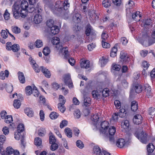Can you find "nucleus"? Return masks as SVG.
Wrapping results in <instances>:
<instances>
[{"mask_svg": "<svg viewBox=\"0 0 155 155\" xmlns=\"http://www.w3.org/2000/svg\"><path fill=\"white\" fill-rule=\"evenodd\" d=\"M111 2L109 0H104L102 2L103 6L105 8L109 7L111 5Z\"/></svg>", "mask_w": 155, "mask_h": 155, "instance_id": "e433bc0d", "label": "nucleus"}, {"mask_svg": "<svg viewBox=\"0 0 155 155\" xmlns=\"http://www.w3.org/2000/svg\"><path fill=\"white\" fill-rule=\"evenodd\" d=\"M1 36L3 38L5 39L8 37L7 32L5 30H2L1 32Z\"/></svg>", "mask_w": 155, "mask_h": 155, "instance_id": "680f3d73", "label": "nucleus"}, {"mask_svg": "<svg viewBox=\"0 0 155 155\" xmlns=\"http://www.w3.org/2000/svg\"><path fill=\"white\" fill-rule=\"evenodd\" d=\"M32 93L35 97H38L39 96V93L36 87H33V89L32 90Z\"/></svg>", "mask_w": 155, "mask_h": 155, "instance_id": "4d7b16f0", "label": "nucleus"}, {"mask_svg": "<svg viewBox=\"0 0 155 155\" xmlns=\"http://www.w3.org/2000/svg\"><path fill=\"white\" fill-rule=\"evenodd\" d=\"M50 50L48 47H45L43 49V52L44 55H48L50 53Z\"/></svg>", "mask_w": 155, "mask_h": 155, "instance_id": "79ce46f5", "label": "nucleus"}, {"mask_svg": "<svg viewBox=\"0 0 155 155\" xmlns=\"http://www.w3.org/2000/svg\"><path fill=\"white\" fill-rule=\"evenodd\" d=\"M10 14L8 12V10L6 9L3 15L4 19L5 20H8L10 18Z\"/></svg>", "mask_w": 155, "mask_h": 155, "instance_id": "3c124183", "label": "nucleus"}, {"mask_svg": "<svg viewBox=\"0 0 155 155\" xmlns=\"http://www.w3.org/2000/svg\"><path fill=\"white\" fill-rule=\"evenodd\" d=\"M119 111L120 112H119L118 115L121 117H124V115L126 114V111L124 108L121 109Z\"/></svg>", "mask_w": 155, "mask_h": 155, "instance_id": "8fccbe9b", "label": "nucleus"}, {"mask_svg": "<svg viewBox=\"0 0 155 155\" xmlns=\"http://www.w3.org/2000/svg\"><path fill=\"white\" fill-rule=\"evenodd\" d=\"M101 43L102 46L104 48H109L110 46V45L109 43L105 42V41L102 40Z\"/></svg>", "mask_w": 155, "mask_h": 155, "instance_id": "bf43d9fd", "label": "nucleus"}, {"mask_svg": "<svg viewBox=\"0 0 155 155\" xmlns=\"http://www.w3.org/2000/svg\"><path fill=\"white\" fill-rule=\"evenodd\" d=\"M120 58L121 60V61H122L126 62L128 61V60L129 59V57L126 53L123 51H121L120 54Z\"/></svg>", "mask_w": 155, "mask_h": 155, "instance_id": "f8f14e48", "label": "nucleus"}, {"mask_svg": "<svg viewBox=\"0 0 155 155\" xmlns=\"http://www.w3.org/2000/svg\"><path fill=\"white\" fill-rule=\"evenodd\" d=\"M107 138L109 139L110 142L111 143L113 144L114 143H116L117 140L118 139V138L117 136H106Z\"/></svg>", "mask_w": 155, "mask_h": 155, "instance_id": "a878e982", "label": "nucleus"}, {"mask_svg": "<svg viewBox=\"0 0 155 155\" xmlns=\"http://www.w3.org/2000/svg\"><path fill=\"white\" fill-rule=\"evenodd\" d=\"M42 10L41 8L39 5V4H38L37 5L36 8H35L33 7H31L28 9V12L30 13H36L37 12L38 14H41Z\"/></svg>", "mask_w": 155, "mask_h": 155, "instance_id": "0eeeda50", "label": "nucleus"}, {"mask_svg": "<svg viewBox=\"0 0 155 155\" xmlns=\"http://www.w3.org/2000/svg\"><path fill=\"white\" fill-rule=\"evenodd\" d=\"M41 70L44 74V75L47 78H50L51 74L49 71L45 68L42 66L40 67Z\"/></svg>", "mask_w": 155, "mask_h": 155, "instance_id": "a211bd4d", "label": "nucleus"}, {"mask_svg": "<svg viewBox=\"0 0 155 155\" xmlns=\"http://www.w3.org/2000/svg\"><path fill=\"white\" fill-rule=\"evenodd\" d=\"M142 86L140 84H137L135 86V92L137 93H140L142 90Z\"/></svg>", "mask_w": 155, "mask_h": 155, "instance_id": "c9c22d12", "label": "nucleus"}, {"mask_svg": "<svg viewBox=\"0 0 155 155\" xmlns=\"http://www.w3.org/2000/svg\"><path fill=\"white\" fill-rule=\"evenodd\" d=\"M116 131V129L115 127L112 126L110 127L109 130V133L110 136H114Z\"/></svg>", "mask_w": 155, "mask_h": 155, "instance_id": "ea45409f", "label": "nucleus"}, {"mask_svg": "<svg viewBox=\"0 0 155 155\" xmlns=\"http://www.w3.org/2000/svg\"><path fill=\"white\" fill-rule=\"evenodd\" d=\"M132 18L135 21H139L141 17V15L140 14V12L139 11H137L134 12L132 15Z\"/></svg>", "mask_w": 155, "mask_h": 155, "instance_id": "aec40b11", "label": "nucleus"}, {"mask_svg": "<svg viewBox=\"0 0 155 155\" xmlns=\"http://www.w3.org/2000/svg\"><path fill=\"white\" fill-rule=\"evenodd\" d=\"M25 113L29 117H32L34 116V112L32 109L29 107H26L24 110Z\"/></svg>", "mask_w": 155, "mask_h": 155, "instance_id": "f3484780", "label": "nucleus"}, {"mask_svg": "<svg viewBox=\"0 0 155 155\" xmlns=\"http://www.w3.org/2000/svg\"><path fill=\"white\" fill-rule=\"evenodd\" d=\"M154 149V146L152 143H149L147 146V150L148 153H152Z\"/></svg>", "mask_w": 155, "mask_h": 155, "instance_id": "c756f323", "label": "nucleus"}, {"mask_svg": "<svg viewBox=\"0 0 155 155\" xmlns=\"http://www.w3.org/2000/svg\"><path fill=\"white\" fill-rule=\"evenodd\" d=\"M40 119L41 121H43L45 119V113L42 110H41L39 113Z\"/></svg>", "mask_w": 155, "mask_h": 155, "instance_id": "052dcab7", "label": "nucleus"}, {"mask_svg": "<svg viewBox=\"0 0 155 155\" xmlns=\"http://www.w3.org/2000/svg\"><path fill=\"white\" fill-rule=\"evenodd\" d=\"M35 45L37 48L41 47L43 45L42 42L40 40H37L35 42Z\"/></svg>", "mask_w": 155, "mask_h": 155, "instance_id": "5fc2aeb1", "label": "nucleus"}, {"mask_svg": "<svg viewBox=\"0 0 155 155\" xmlns=\"http://www.w3.org/2000/svg\"><path fill=\"white\" fill-rule=\"evenodd\" d=\"M146 97L150 98L152 96V94L151 92V87L148 84L145 85L144 86Z\"/></svg>", "mask_w": 155, "mask_h": 155, "instance_id": "9b49d317", "label": "nucleus"}, {"mask_svg": "<svg viewBox=\"0 0 155 155\" xmlns=\"http://www.w3.org/2000/svg\"><path fill=\"white\" fill-rule=\"evenodd\" d=\"M93 151L94 153L97 155H100V154L102 152L100 148L97 146L94 147L93 149Z\"/></svg>", "mask_w": 155, "mask_h": 155, "instance_id": "2f4dec72", "label": "nucleus"}, {"mask_svg": "<svg viewBox=\"0 0 155 155\" xmlns=\"http://www.w3.org/2000/svg\"><path fill=\"white\" fill-rule=\"evenodd\" d=\"M50 149L52 151H54L58 149V144L55 143H51Z\"/></svg>", "mask_w": 155, "mask_h": 155, "instance_id": "6e6d98bb", "label": "nucleus"}, {"mask_svg": "<svg viewBox=\"0 0 155 155\" xmlns=\"http://www.w3.org/2000/svg\"><path fill=\"white\" fill-rule=\"evenodd\" d=\"M91 26L90 24L87 25V28L85 31V33L87 36H91L92 34V32H91Z\"/></svg>", "mask_w": 155, "mask_h": 155, "instance_id": "c85d7f7f", "label": "nucleus"}, {"mask_svg": "<svg viewBox=\"0 0 155 155\" xmlns=\"http://www.w3.org/2000/svg\"><path fill=\"white\" fill-rule=\"evenodd\" d=\"M91 98L88 97H86L85 95H84V105L86 106H90L91 104Z\"/></svg>", "mask_w": 155, "mask_h": 155, "instance_id": "4be33fe9", "label": "nucleus"}, {"mask_svg": "<svg viewBox=\"0 0 155 155\" xmlns=\"http://www.w3.org/2000/svg\"><path fill=\"white\" fill-rule=\"evenodd\" d=\"M42 143L41 139L39 137H37L35 140V144L37 146H40Z\"/></svg>", "mask_w": 155, "mask_h": 155, "instance_id": "a18cd8bd", "label": "nucleus"}, {"mask_svg": "<svg viewBox=\"0 0 155 155\" xmlns=\"http://www.w3.org/2000/svg\"><path fill=\"white\" fill-rule=\"evenodd\" d=\"M135 134L137 136H147V134L144 132L142 128H136L135 129Z\"/></svg>", "mask_w": 155, "mask_h": 155, "instance_id": "2eb2a0df", "label": "nucleus"}, {"mask_svg": "<svg viewBox=\"0 0 155 155\" xmlns=\"http://www.w3.org/2000/svg\"><path fill=\"white\" fill-rule=\"evenodd\" d=\"M72 18L73 21L74 22L78 23L81 21V16L79 13H76L74 15Z\"/></svg>", "mask_w": 155, "mask_h": 155, "instance_id": "6ab92c4d", "label": "nucleus"}, {"mask_svg": "<svg viewBox=\"0 0 155 155\" xmlns=\"http://www.w3.org/2000/svg\"><path fill=\"white\" fill-rule=\"evenodd\" d=\"M60 39L58 37H54L53 38L51 42L54 45H56L55 47L57 48V49H60V50H61L62 52L64 51V57L66 58H68L69 57V54L67 48H62L61 45H60Z\"/></svg>", "mask_w": 155, "mask_h": 155, "instance_id": "20e7f679", "label": "nucleus"}, {"mask_svg": "<svg viewBox=\"0 0 155 155\" xmlns=\"http://www.w3.org/2000/svg\"><path fill=\"white\" fill-rule=\"evenodd\" d=\"M81 67L82 68H88L90 67V63L89 60H82L80 63Z\"/></svg>", "mask_w": 155, "mask_h": 155, "instance_id": "dca6fc26", "label": "nucleus"}, {"mask_svg": "<svg viewBox=\"0 0 155 155\" xmlns=\"http://www.w3.org/2000/svg\"><path fill=\"white\" fill-rule=\"evenodd\" d=\"M50 30L51 33L54 35L58 34L59 31V29L58 27L56 25L52 26Z\"/></svg>", "mask_w": 155, "mask_h": 155, "instance_id": "b1692460", "label": "nucleus"}, {"mask_svg": "<svg viewBox=\"0 0 155 155\" xmlns=\"http://www.w3.org/2000/svg\"><path fill=\"white\" fill-rule=\"evenodd\" d=\"M77 146L80 149H82L84 147V144L80 140H78L76 142Z\"/></svg>", "mask_w": 155, "mask_h": 155, "instance_id": "49530a36", "label": "nucleus"}, {"mask_svg": "<svg viewBox=\"0 0 155 155\" xmlns=\"http://www.w3.org/2000/svg\"><path fill=\"white\" fill-rule=\"evenodd\" d=\"M133 120V122L135 124H139L142 123L143 118L141 115L137 114L134 116Z\"/></svg>", "mask_w": 155, "mask_h": 155, "instance_id": "6e6552de", "label": "nucleus"}, {"mask_svg": "<svg viewBox=\"0 0 155 155\" xmlns=\"http://www.w3.org/2000/svg\"><path fill=\"white\" fill-rule=\"evenodd\" d=\"M21 147L22 150L25 149L26 146V143L25 142V136H21Z\"/></svg>", "mask_w": 155, "mask_h": 155, "instance_id": "7c9ffc66", "label": "nucleus"}, {"mask_svg": "<svg viewBox=\"0 0 155 155\" xmlns=\"http://www.w3.org/2000/svg\"><path fill=\"white\" fill-rule=\"evenodd\" d=\"M117 48L116 47H114L111 49L110 53V56L112 57H114L117 55Z\"/></svg>", "mask_w": 155, "mask_h": 155, "instance_id": "cd10ccee", "label": "nucleus"}, {"mask_svg": "<svg viewBox=\"0 0 155 155\" xmlns=\"http://www.w3.org/2000/svg\"><path fill=\"white\" fill-rule=\"evenodd\" d=\"M18 78L19 82L21 84H24L25 82V78L24 74L20 71L18 72Z\"/></svg>", "mask_w": 155, "mask_h": 155, "instance_id": "412c9836", "label": "nucleus"}, {"mask_svg": "<svg viewBox=\"0 0 155 155\" xmlns=\"http://www.w3.org/2000/svg\"><path fill=\"white\" fill-rule=\"evenodd\" d=\"M149 114L152 116L155 115V108L153 107L150 108L149 109Z\"/></svg>", "mask_w": 155, "mask_h": 155, "instance_id": "0e129e2a", "label": "nucleus"}, {"mask_svg": "<svg viewBox=\"0 0 155 155\" xmlns=\"http://www.w3.org/2000/svg\"><path fill=\"white\" fill-rule=\"evenodd\" d=\"M68 121L66 120H62L60 123V127L61 128L67 126Z\"/></svg>", "mask_w": 155, "mask_h": 155, "instance_id": "864d4df0", "label": "nucleus"}, {"mask_svg": "<svg viewBox=\"0 0 155 155\" xmlns=\"http://www.w3.org/2000/svg\"><path fill=\"white\" fill-rule=\"evenodd\" d=\"M148 53V51L147 50H144L141 51H140V54L143 57H144L147 56Z\"/></svg>", "mask_w": 155, "mask_h": 155, "instance_id": "774afa93", "label": "nucleus"}, {"mask_svg": "<svg viewBox=\"0 0 155 155\" xmlns=\"http://www.w3.org/2000/svg\"><path fill=\"white\" fill-rule=\"evenodd\" d=\"M54 21L52 20H50L48 21L47 22V25L49 28H51L53 25Z\"/></svg>", "mask_w": 155, "mask_h": 155, "instance_id": "338daca9", "label": "nucleus"}, {"mask_svg": "<svg viewBox=\"0 0 155 155\" xmlns=\"http://www.w3.org/2000/svg\"><path fill=\"white\" fill-rule=\"evenodd\" d=\"M74 114L76 118H79L81 115L80 111L78 110H76L74 112Z\"/></svg>", "mask_w": 155, "mask_h": 155, "instance_id": "69168bd1", "label": "nucleus"}, {"mask_svg": "<svg viewBox=\"0 0 155 155\" xmlns=\"http://www.w3.org/2000/svg\"><path fill=\"white\" fill-rule=\"evenodd\" d=\"M64 82L66 84H71L72 83H71V79L70 75L68 74L65 75L64 78Z\"/></svg>", "mask_w": 155, "mask_h": 155, "instance_id": "393cba45", "label": "nucleus"}, {"mask_svg": "<svg viewBox=\"0 0 155 155\" xmlns=\"http://www.w3.org/2000/svg\"><path fill=\"white\" fill-rule=\"evenodd\" d=\"M64 105V104H62V103H60L58 104V107L59 110L62 113H63L66 109Z\"/></svg>", "mask_w": 155, "mask_h": 155, "instance_id": "37998d69", "label": "nucleus"}, {"mask_svg": "<svg viewBox=\"0 0 155 155\" xmlns=\"http://www.w3.org/2000/svg\"><path fill=\"white\" fill-rule=\"evenodd\" d=\"M64 133L67 136H72V130L69 128L66 127L64 130Z\"/></svg>", "mask_w": 155, "mask_h": 155, "instance_id": "c03bdc74", "label": "nucleus"}, {"mask_svg": "<svg viewBox=\"0 0 155 155\" xmlns=\"http://www.w3.org/2000/svg\"><path fill=\"white\" fill-rule=\"evenodd\" d=\"M6 49L8 51L12 50L14 52H17L20 50L19 45L17 44H14L12 45L11 42H8L6 44Z\"/></svg>", "mask_w": 155, "mask_h": 155, "instance_id": "423d86ee", "label": "nucleus"}, {"mask_svg": "<svg viewBox=\"0 0 155 155\" xmlns=\"http://www.w3.org/2000/svg\"><path fill=\"white\" fill-rule=\"evenodd\" d=\"M12 31L15 34H19L21 32L20 29L17 26H14L12 27Z\"/></svg>", "mask_w": 155, "mask_h": 155, "instance_id": "a19ab883", "label": "nucleus"}, {"mask_svg": "<svg viewBox=\"0 0 155 155\" xmlns=\"http://www.w3.org/2000/svg\"><path fill=\"white\" fill-rule=\"evenodd\" d=\"M122 126H123V127L124 129H127L128 128L129 126V123L128 120H125L123 122L121 123Z\"/></svg>", "mask_w": 155, "mask_h": 155, "instance_id": "09e8293b", "label": "nucleus"}, {"mask_svg": "<svg viewBox=\"0 0 155 155\" xmlns=\"http://www.w3.org/2000/svg\"><path fill=\"white\" fill-rule=\"evenodd\" d=\"M101 128L104 130L102 132L104 133L105 131L107 130L109 128V124L107 121L104 120L101 122Z\"/></svg>", "mask_w": 155, "mask_h": 155, "instance_id": "ddd939ff", "label": "nucleus"}, {"mask_svg": "<svg viewBox=\"0 0 155 155\" xmlns=\"http://www.w3.org/2000/svg\"><path fill=\"white\" fill-rule=\"evenodd\" d=\"M103 96L104 97H106L109 95V91L108 88L104 89L102 92Z\"/></svg>", "mask_w": 155, "mask_h": 155, "instance_id": "de8ad7c7", "label": "nucleus"}, {"mask_svg": "<svg viewBox=\"0 0 155 155\" xmlns=\"http://www.w3.org/2000/svg\"><path fill=\"white\" fill-rule=\"evenodd\" d=\"M21 103L19 100H15L14 101L13 106L14 107L17 109L19 108L21 106Z\"/></svg>", "mask_w": 155, "mask_h": 155, "instance_id": "4c0bfd02", "label": "nucleus"}, {"mask_svg": "<svg viewBox=\"0 0 155 155\" xmlns=\"http://www.w3.org/2000/svg\"><path fill=\"white\" fill-rule=\"evenodd\" d=\"M38 134L39 136H43L46 134V130L45 128H40L38 129Z\"/></svg>", "mask_w": 155, "mask_h": 155, "instance_id": "58836bf2", "label": "nucleus"}, {"mask_svg": "<svg viewBox=\"0 0 155 155\" xmlns=\"http://www.w3.org/2000/svg\"><path fill=\"white\" fill-rule=\"evenodd\" d=\"M151 136H136L140 142L143 144L147 143L150 139Z\"/></svg>", "mask_w": 155, "mask_h": 155, "instance_id": "9d476101", "label": "nucleus"}, {"mask_svg": "<svg viewBox=\"0 0 155 155\" xmlns=\"http://www.w3.org/2000/svg\"><path fill=\"white\" fill-rule=\"evenodd\" d=\"M108 37V35L107 34L106 31H103L101 35V38L102 39V40L105 41Z\"/></svg>", "mask_w": 155, "mask_h": 155, "instance_id": "13d9d810", "label": "nucleus"}, {"mask_svg": "<svg viewBox=\"0 0 155 155\" xmlns=\"http://www.w3.org/2000/svg\"><path fill=\"white\" fill-rule=\"evenodd\" d=\"M4 119H5V122L8 124L12 123L13 121L12 117L11 115H7L6 116V117Z\"/></svg>", "mask_w": 155, "mask_h": 155, "instance_id": "473e14b6", "label": "nucleus"}, {"mask_svg": "<svg viewBox=\"0 0 155 155\" xmlns=\"http://www.w3.org/2000/svg\"><path fill=\"white\" fill-rule=\"evenodd\" d=\"M107 59L104 58V57H102L99 60V63L101 64V66H104L107 62Z\"/></svg>", "mask_w": 155, "mask_h": 155, "instance_id": "f704fd0d", "label": "nucleus"}, {"mask_svg": "<svg viewBox=\"0 0 155 155\" xmlns=\"http://www.w3.org/2000/svg\"><path fill=\"white\" fill-rule=\"evenodd\" d=\"M5 136H0V153L2 155H10L14 151L12 147H9L4 150L3 147V144L6 140Z\"/></svg>", "mask_w": 155, "mask_h": 155, "instance_id": "7ed1b4c3", "label": "nucleus"}, {"mask_svg": "<svg viewBox=\"0 0 155 155\" xmlns=\"http://www.w3.org/2000/svg\"><path fill=\"white\" fill-rule=\"evenodd\" d=\"M70 6V4L67 1H65L64 2L58 1L56 2L54 7L51 8L52 11L55 14L61 13L64 10H67Z\"/></svg>", "mask_w": 155, "mask_h": 155, "instance_id": "f03ea898", "label": "nucleus"}, {"mask_svg": "<svg viewBox=\"0 0 155 155\" xmlns=\"http://www.w3.org/2000/svg\"><path fill=\"white\" fill-rule=\"evenodd\" d=\"M17 131L14 133L15 136H20L21 133L23 132L25 130L24 125L23 124H19L17 127Z\"/></svg>", "mask_w": 155, "mask_h": 155, "instance_id": "1a4fd4ad", "label": "nucleus"}, {"mask_svg": "<svg viewBox=\"0 0 155 155\" xmlns=\"http://www.w3.org/2000/svg\"><path fill=\"white\" fill-rule=\"evenodd\" d=\"M32 92V89L31 86H28L25 88V93L27 95H30Z\"/></svg>", "mask_w": 155, "mask_h": 155, "instance_id": "72a5a7b5", "label": "nucleus"}, {"mask_svg": "<svg viewBox=\"0 0 155 155\" xmlns=\"http://www.w3.org/2000/svg\"><path fill=\"white\" fill-rule=\"evenodd\" d=\"M41 14H36L34 18L33 21L36 24H38L41 23L42 21V18Z\"/></svg>", "mask_w": 155, "mask_h": 155, "instance_id": "4468645a", "label": "nucleus"}, {"mask_svg": "<svg viewBox=\"0 0 155 155\" xmlns=\"http://www.w3.org/2000/svg\"><path fill=\"white\" fill-rule=\"evenodd\" d=\"M92 94L93 97L95 98H98L100 97L98 92L97 91H93L92 92Z\"/></svg>", "mask_w": 155, "mask_h": 155, "instance_id": "e2e57ef3", "label": "nucleus"}, {"mask_svg": "<svg viewBox=\"0 0 155 155\" xmlns=\"http://www.w3.org/2000/svg\"><path fill=\"white\" fill-rule=\"evenodd\" d=\"M28 8V3L27 1H22L19 5L15 3L12 8L14 17L16 19L25 18L27 15Z\"/></svg>", "mask_w": 155, "mask_h": 155, "instance_id": "f257e3e1", "label": "nucleus"}, {"mask_svg": "<svg viewBox=\"0 0 155 155\" xmlns=\"http://www.w3.org/2000/svg\"><path fill=\"white\" fill-rule=\"evenodd\" d=\"M138 105L137 103L135 101H133L131 103V108L132 110L135 111L138 109Z\"/></svg>", "mask_w": 155, "mask_h": 155, "instance_id": "5701e85b", "label": "nucleus"}, {"mask_svg": "<svg viewBox=\"0 0 155 155\" xmlns=\"http://www.w3.org/2000/svg\"><path fill=\"white\" fill-rule=\"evenodd\" d=\"M5 73L3 71H2L0 73V79L4 80L5 78V77H8L9 75V72L7 70H5Z\"/></svg>", "mask_w": 155, "mask_h": 155, "instance_id": "bb28decb", "label": "nucleus"}, {"mask_svg": "<svg viewBox=\"0 0 155 155\" xmlns=\"http://www.w3.org/2000/svg\"><path fill=\"white\" fill-rule=\"evenodd\" d=\"M131 139L130 136H125L124 138H118L116 142V145L119 148H122L129 144Z\"/></svg>", "mask_w": 155, "mask_h": 155, "instance_id": "39448f33", "label": "nucleus"}, {"mask_svg": "<svg viewBox=\"0 0 155 155\" xmlns=\"http://www.w3.org/2000/svg\"><path fill=\"white\" fill-rule=\"evenodd\" d=\"M58 114L54 112H51L50 114V117L52 119H55L58 117Z\"/></svg>", "mask_w": 155, "mask_h": 155, "instance_id": "603ef678", "label": "nucleus"}]
</instances>
